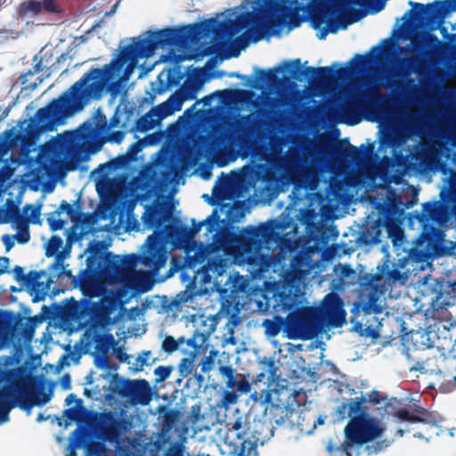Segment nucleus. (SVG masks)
I'll use <instances>...</instances> for the list:
<instances>
[{
  "mask_svg": "<svg viewBox=\"0 0 456 456\" xmlns=\"http://www.w3.org/2000/svg\"><path fill=\"white\" fill-rule=\"evenodd\" d=\"M256 4L258 7H255V11L241 13L235 20L219 21L216 18H210L179 28L149 30L144 38L133 37L130 44L119 46V53L110 63L90 69L80 79L93 100L98 101L107 93L118 92L121 84L129 80L139 60L152 56L158 49L184 46L221 29L235 35L243 28L259 24L262 16L275 28L286 25L296 28L303 22L299 14L301 7L297 0H256Z\"/></svg>",
  "mask_w": 456,
  "mask_h": 456,
  "instance_id": "1",
  "label": "nucleus"
},
{
  "mask_svg": "<svg viewBox=\"0 0 456 456\" xmlns=\"http://www.w3.org/2000/svg\"><path fill=\"white\" fill-rule=\"evenodd\" d=\"M92 101L94 100L81 79L75 82L58 98L53 99L47 105L38 109L23 132L10 129L0 135V162L19 142L23 153H30L36 149L42 134L55 130L57 126L83 110Z\"/></svg>",
  "mask_w": 456,
  "mask_h": 456,
  "instance_id": "2",
  "label": "nucleus"
},
{
  "mask_svg": "<svg viewBox=\"0 0 456 456\" xmlns=\"http://www.w3.org/2000/svg\"><path fill=\"white\" fill-rule=\"evenodd\" d=\"M365 403L366 398L363 395L342 403L339 413L346 411L349 417L344 428L345 441L339 445L333 444L330 441L326 447L330 453L343 452L346 456H358L359 449L366 445L365 451L371 455L378 454L388 446L386 441L369 444L383 436L385 428L376 417L370 413L369 407Z\"/></svg>",
  "mask_w": 456,
  "mask_h": 456,
  "instance_id": "3",
  "label": "nucleus"
},
{
  "mask_svg": "<svg viewBox=\"0 0 456 456\" xmlns=\"http://www.w3.org/2000/svg\"><path fill=\"white\" fill-rule=\"evenodd\" d=\"M409 4L412 5L413 10L409 11L408 13L412 14L414 20L426 22L428 31H424L411 37V45L413 54L400 61L401 67L407 66V75L410 74L413 66L421 61L433 60L441 54L445 44L432 32L438 29L444 38L453 37L454 35L448 33L447 28L444 24L446 17L456 12L455 0L435 1L428 4L413 2Z\"/></svg>",
  "mask_w": 456,
  "mask_h": 456,
  "instance_id": "4",
  "label": "nucleus"
},
{
  "mask_svg": "<svg viewBox=\"0 0 456 456\" xmlns=\"http://www.w3.org/2000/svg\"><path fill=\"white\" fill-rule=\"evenodd\" d=\"M86 267L78 274L79 287L90 298L101 295L100 282L109 285L125 283L134 263L127 256L121 258L110 251L102 240H92L87 245Z\"/></svg>",
  "mask_w": 456,
  "mask_h": 456,
  "instance_id": "5",
  "label": "nucleus"
},
{
  "mask_svg": "<svg viewBox=\"0 0 456 456\" xmlns=\"http://www.w3.org/2000/svg\"><path fill=\"white\" fill-rule=\"evenodd\" d=\"M289 223L271 219L257 226H248L234 237L242 260L256 271L262 272L270 266V253L279 248L284 240L282 233Z\"/></svg>",
  "mask_w": 456,
  "mask_h": 456,
  "instance_id": "6",
  "label": "nucleus"
},
{
  "mask_svg": "<svg viewBox=\"0 0 456 456\" xmlns=\"http://www.w3.org/2000/svg\"><path fill=\"white\" fill-rule=\"evenodd\" d=\"M299 287L294 280L286 279L273 292V308L276 314L288 313V333L289 338L310 339L323 329L317 307L296 308L299 304Z\"/></svg>",
  "mask_w": 456,
  "mask_h": 456,
  "instance_id": "7",
  "label": "nucleus"
},
{
  "mask_svg": "<svg viewBox=\"0 0 456 456\" xmlns=\"http://www.w3.org/2000/svg\"><path fill=\"white\" fill-rule=\"evenodd\" d=\"M400 401L391 398L385 404L387 414L397 418L400 421L406 422L405 428H399L396 434L403 436L404 432L412 433L414 437L429 440L437 421L432 412L420 405L413 404L408 407H399Z\"/></svg>",
  "mask_w": 456,
  "mask_h": 456,
  "instance_id": "8",
  "label": "nucleus"
},
{
  "mask_svg": "<svg viewBox=\"0 0 456 456\" xmlns=\"http://www.w3.org/2000/svg\"><path fill=\"white\" fill-rule=\"evenodd\" d=\"M52 398V392L44 391V385L40 387L34 383L17 386L15 389L4 387L0 389V424L9 419L11 410L18 406L29 412L34 406H42Z\"/></svg>",
  "mask_w": 456,
  "mask_h": 456,
  "instance_id": "9",
  "label": "nucleus"
},
{
  "mask_svg": "<svg viewBox=\"0 0 456 456\" xmlns=\"http://www.w3.org/2000/svg\"><path fill=\"white\" fill-rule=\"evenodd\" d=\"M265 159V164L258 165L256 172V177L265 182L275 180L277 175H294L304 164L301 151L294 147H290L283 153L281 148L273 146Z\"/></svg>",
  "mask_w": 456,
  "mask_h": 456,
  "instance_id": "10",
  "label": "nucleus"
},
{
  "mask_svg": "<svg viewBox=\"0 0 456 456\" xmlns=\"http://www.w3.org/2000/svg\"><path fill=\"white\" fill-rule=\"evenodd\" d=\"M343 111L347 115L364 111L377 119H385L391 114L392 99L389 94H381L379 88L371 87L348 101Z\"/></svg>",
  "mask_w": 456,
  "mask_h": 456,
  "instance_id": "11",
  "label": "nucleus"
},
{
  "mask_svg": "<svg viewBox=\"0 0 456 456\" xmlns=\"http://www.w3.org/2000/svg\"><path fill=\"white\" fill-rule=\"evenodd\" d=\"M310 2L317 4L310 13L313 28L318 29L324 23H328L318 35L319 39H325L329 32L335 33L338 30V26L330 20H328V18H331L336 13L344 12L349 4L364 5L367 0H310Z\"/></svg>",
  "mask_w": 456,
  "mask_h": 456,
  "instance_id": "12",
  "label": "nucleus"
},
{
  "mask_svg": "<svg viewBox=\"0 0 456 456\" xmlns=\"http://www.w3.org/2000/svg\"><path fill=\"white\" fill-rule=\"evenodd\" d=\"M337 66L338 64L334 63L330 67H306L302 69L300 59H296L285 63L286 71L289 72L293 78L301 81V77H307L311 76L308 83L316 85H329L336 79L342 80L349 76V69L346 67H340L334 69L333 68Z\"/></svg>",
  "mask_w": 456,
  "mask_h": 456,
  "instance_id": "13",
  "label": "nucleus"
},
{
  "mask_svg": "<svg viewBox=\"0 0 456 456\" xmlns=\"http://www.w3.org/2000/svg\"><path fill=\"white\" fill-rule=\"evenodd\" d=\"M258 438L249 431L248 424L239 417L232 424L225 436V443L233 456H257Z\"/></svg>",
  "mask_w": 456,
  "mask_h": 456,
  "instance_id": "14",
  "label": "nucleus"
},
{
  "mask_svg": "<svg viewBox=\"0 0 456 456\" xmlns=\"http://www.w3.org/2000/svg\"><path fill=\"white\" fill-rule=\"evenodd\" d=\"M174 230L172 225H166L165 230L154 231L146 240V250L141 256V263L153 272L159 271L167 260L166 248L167 234Z\"/></svg>",
  "mask_w": 456,
  "mask_h": 456,
  "instance_id": "15",
  "label": "nucleus"
},
{
  "mask_svg": "<svg viewBox=\"0 0 456 456\" xmlns=\"http://www.w3.org/2000/svg\"><path fill=\"white\" fill-rule=\"evenodd\" d=\"M197 264L201 266L196 271V278L202 284L210 283L213 279L222 276L227 268V261L223 256L213 255L208 249L196 252L189 266L194 267Z\"/></svg>",
  "mask_w": 456,
  "mask_h": 456,
  "instance_id": "16",
  "label": "nucleus"
},
{
  "mask_svg": "<svg viewBox=\"0 0 456 456\" xmlns=\"http://www.w3.org/2000/svg\"><path fill=\"white\" fill-rule=\"evenodd\" d=\"M317 312L322 328H340L346 322V312L344 302L338 294L330 292L327 294Z\"/></svg>",
  "mask_w": 456,
  "mask_h": 456,
  "instance_id": "17",
  "label": "nucleus"
},
{
  "mask_svg": "<svg viewBox=\"0 0 456 456\" xmlns=\"http://www.w3.org/2000/svg\"><path fill=\"white\" fill-rule=\"evenodd\" d=\"M202 85L203 82L200 80H185L167 101L158 105V110L161 112L160 116L167 118L175 111L181 110L185 101L197 98V94L201 89Z\"/></svg>",
  "mask_w": 456,
  "mask_h": 456,
  "instance_id": "18",
  "label": "nucleus"
},
{
  "mask_svg": "<svg viewBox=\"0 0 456 456\" xmlns=\"http://www.w3.org/2000/svg\"><path fill=\"white\" fill-rule=\"evenodd\" d=\"M118 305V299L116 296L103 295L98 302L89 303L86 301L80 314L81 316L89 315L94 324L104 326L110 322L111 314Z\"/></svg>",
  "mask_w": 456,
  "mask_h": 456,
  "instance_id": "19",
  "label": "nucleus"
},
{
  "mask_svg": "<svg viewBox=\"0 0 456 456\" xmlns=\"http://www.w3.org/2000/svg\"><path fill=\"white\" fill-rule=\"evenodd\" d=\"M250 398L255 403H259L265 408V416L276 425L283 424L286 419H289L294 410L284 403H273L272 402L273 395L271 390L263 389L260 392L255 391L251 394Z\"/></svg>",
  "mask_w": 456,
  "mask_h": 456,
  "instance_id": "20",
  "label": "nucleus"
},
{
  "mask_svg": "<svg viewBox=\"0 0 456 456\" xmlns=\"http://www.w3.org/2000/svg\"><path fill=\"white\" fill-rule=\"evenodd\" d=\"M119 393L134 404L147 405L152 399L151 387L145 379L126 380Z\"/></svg>",
  "mask_w": 456,
  "mask_h": 456,
  "instance_id": "21",
  "label": "nucleus"
},
{
  "mask_svg": "<svg viewBox=\"0 0 456 456\" xmlns=\"http://www.w3.org/2000/svg\"><path fill=\"white\" fill-rule=\"evenodd\" d=\"M61 12L58 0H25L17 8L18 16L20 19L36 17L42 13L55 14Z\"/></svg>",
  "mask_w": 456,
  "mask_h": 456,
  "instance_id": "22",
  "label": "nucleus"
},
{
  "mask_svg": "<svg viewBox=\"0 0 456 456\" xmlns=\"http://www.w3.org/2000/svg\"><path fill=\"white\" fill-rule=\"evenodd\" d=\"M171 212L164 203H158L146 208L142 216L143 224L150 229L162 228L167 221L169 220Z\"/></svg>",
  "mask_w": 456,
  "mask_h": 456,
  "instance_id": "23",
  "label": "nucleus"
},
{
  "mask_svg": "<svg viewBox=\"0 0 456 456\" xmlns=\"http://www.w3.org/2000/svg\"><path fill=\"white\" fill-rule=\"evenodd\" d=\"M100 429L106 441L116 442L123 429V422L112 411H105L100 417Z\"/></svg>",
  "mask_w": 456,
  "mask_h": 456,
  "instance_id": "24",
  "label": "nucleus"
},
{
  "mask_svg": "<svg viewBox=\"0 0 456 456\" xmlns=\"http://www.w3.org/2000/svg\"><path fill=\"white\" fill-rule=\"evenodd\" d=\"M219 372L223 378L226 379L225 387L229 389H236L240 395L247 394L251 389L250 383L240 376L237 379L236 370L231 365H224L219 368Z\"/></svg>",
  "mask_w": 456,
  "mask_h": 456,
  "instance_id": "25",
  "label": "nucleus"
},
{
  "mask_svg": "<svg viewBox=\"0 0 456 456\" xmlns=\"http://www.w3.org/2000/svg\"><path fill=\"white\" fill-rule=\"evenodd\" d=\"M160 114L161 112L158 110V105L152 108L149 112L136 120L134 125L136 131L145 133L152 129L159 121L165 118H162Z\"/></svg>",
  "mask_w": 456,
  "mask_h": 456,
  "instance_id": "26",
  "label": "nucleus"
},
{
  "mask_svg": "<svg viewBox=\"0 0 456 456\" xmlns=\"http://www.w3.org/2000/svg\"><path fill=\"white\" fill-rule=\"evenodd\" d=\"M62 244L63 240L58 235L52 236L46 244L45 256L48 257L55 256V260L51 265V269H63L61 253L60 252V249L62 248Z\"/></svg>",
  "mask_w": 456,
  "mask_h": 456,
  "instance_id": "27",
  "label": "nucleus"
},
{
  "mask_svg": "<svg viewBox=\"0 0 456 456\" xmlns=\"http://www.w3.org/2000/svg\"><path fill=\"white\" fill-rule=\"evenodd\" d=\"M277 314L273 319H265L262 326L270 338L276 337L282 330L288 332V316L283 318Z\"/></svg>",
  "mask_w": 456,
  "mask_h": 456,
  "instance_id": "28",
  "label": "nucleus"
},
{
  "mask_svg": "<svg viewBox=\"0 0 456 456\" xmlns=\"http://www.w3.org/2000/svg\"><path fill=\"white\" fill-rule=\"evenodd\" d=\"M216 216V211L214 210L213 213L205 220L197 223L194 219L191 220V227L188 228L186 226L181 228L179 233L182 238L184 240H190L194 238L201 230L202 226L205 224H208V230L209 232L213 231V223L212 219Z\"/></svg>",
  "mask_w": 456,
  "mask_h": 456,
  "instance_id": "29",
  "label": "nucleus"
},
{
  "mask_svg": "<svg viewBox=\"0 0 456 456\" xmlns=\"http://www.w3.org/2000/svg\"><path fill=\"white\" fill-rule=\"evenodd\" d=\"M363 147L364 145H362L361 148H357L351 144L343 146L342 142H338L334 148V152L341 158L358 162L361 161L364 156V152L362 150Z\"/></svg>",
  "mask_w": 456,
  "mask_h": 456,
  "instance_id": "30",
  "label": "nucleus"
},
{
  "mask_svg": "<svg viewBox=\"0 0 456 456\" xmlns=\"http://www.w3.org/2000/svg\"><path fill=\"white\" fill-rule=\"evenodd\" d=\"M423 213L428 219L441 223L445 217V207L441 201H429L422 205Z\"/></svg>",
  "mask_w": 456,
  "mask_h": 456,
  "instance_id": "31",
  "label": "nucleus"
},
{
  "mask_svg": "<svg viewBox=\"0 0 456 456\" xmlns=\"http://www.w3.org/2000/svg\"><path fill=\"white\" fill-rule=\"evenodd\" d=\"M33 61L35 62L33 68L20 77V82L26 89H35L37 87V83H29L28 77L35 74L45 71V69L46 68L43 63V58L41 56L35 55Z\"/></svg>",
  "mask_w": 456,
  "mask_h": 456,
  "instance_id": "32",
  "label": "nucleus"
},
{
  "mask_svg": "<svg viewBox=\"0 0 456 456\" xmlns=\"http://www.w3.org/2000/svg\"><path fill=\"white\" fill-rule=\"evenodd\" d=\"M131 161V157H129L128 155L122 154L110 159V161L104 164L100 165L98 170L108 175L118 169L126 167Z\"/></svg>",
  "mask_w": 456,
  "mask_h": 456,
  "instance_id": "33",
  "label": "nucleus"
},
{
  "mask_svg": "<svg viewBox=\"0 0 456 456\" xmlns=\"http://www.w3.org/2000/svg\"><path fill=\"white\" fill-rule=\"evenodd\" d=\"M41 278H37L36 281L28 282L26 287L30 288V294L33 297V302H39L45 300L47 291L50 286V280L47 282L40 281Z\"/></svg>",
  "mask_w": 456,
  "mask_h": 456,
  "instance_id": "34",
  "label": "nucleus"
},
{
  "mask_svg": "<svg viewBox=\"0 0 456 456\" xmlns=\"http://www.w3.org/2000/svg\"><path fill=\"white\" fill-rule=\"evenodd\" d=\"M14 279L21 285H28V282L36 281L37 278H42L45 275V271H29L27 274L24 273V269L20 265H15L12 269Z\"/></svg>",
  "mask_w": 456,
  "mask_h": 456,
  "instance_id": "35",
  "label": "nucleus"
},
{
  "mask_svg": "<svg viewBox=\"0 0 456 456\" xmlns=\"http://www.w3.org/2000/svg\"><path fill=\"white\" fill-rule=\"evenodd\" d=\"M443 232L432 225H424L420 235L421 242H426L428 246L440 241L443 238Z\"/></svg>",
  "mask_w": 456,
  "mask_h": 456,
  "instance_id": "36",
  "label": "nucleus"
},
{
  "mask_svg": "<svg viewBox=\"0 0 456 456\" xmlns=\"http://www.w3.org/2000/svg\"><path fill=\"white\" fill-rule=\"evenodd\" d=\"M25 219V216L22 214H20V209L15 206H12V208L6 209H0V224L14 222L17 224L18 223Z\"/></svg>",
  "mask_w": 456,
  "mask_h": 456,
  "instance_id": "37",
  "label": "nucleus"
},
{
  "mask_svg": "<svg viewBox=\"0 0 456 456\" xmlns=\"http://www.w3.org/2000/svg\"><path fill=\"white\" fill-rule=\"evenodd\" d=\"M94 342L95 349L105 355L110 346L115 344V338L110 333L96 334L94 336Z\"/></svg>",
  "mask_w": 456,
  "mask_h": 456,
  "instance_id": "38",
  "label": "nucleus"
},
{
  "mask_svg": "<svg viewBox=\"0 0 456 456\" xmlns=\"http://www.w3.org/2000/svg\"><path fill=\"white\" fill-rule=\"evenodd\" d=\"M254 70L258 81H261L263 83H268L271 85H276L280 81V79L277 77V73L281 70L280 67L270 69L267 70H264L256 67Z\"/></svg>",
  "mask_w": 456,
  "mask_h": 456,
  "instance_id": "39",
  "label": "nucleus"
},
{
  "mask_svg": "<svg viewBox=\"0 0 456 456\" xmlns=\"http://www.w3.org/2000/svg\"><path fill=\"white\" fill-rule=\"evenodd\" d=\"M354 270L349 265H343L340 269L338 279H334L332 281V288L337 290H342L346 283L345 279L354 276Z\"/></svg>",
  "mask_w": 456,
  "mask_h": 456,
  "instance_id": "40",
  "label": "nucleus"
},
{
  "mask_svg": "<svg viewBox=\"0 0 456 456\" xmlns=\"http://www.w3.org/2000/svg\"><path fill=\"white\" fill-rule=\"evenodd\" d=\"M443 200L453 203V210L456 215V172L453 173L450 179V191L445 192L443 191L440 194Z\"/></svg>",
  "mask_w": 456,
  "mask_h": 456,
  "instance_id": "41",
  "label": "nucleus"
},
{
  "mask_svg": "<svg viewBox=\"0 0 456 456\" xmlns=\"http://www.w3.org/2000/svg\"><path fill=\"white\" fill-rule=\"evenodd\" d=\"M184 342V338L181 337L178 339H175L172 336H167L162 341V350L165 353L172 354L175 352L181 345Z\"/></svg>",
  "mask_w": 456,
  "mask_h": 456,
  "instance_id": "42",
  "label": "nucleus"
},
{
  "mask_svg": "<svg viewBox=\"0 0 456 456\" xmlns=\"http://www.w3.org/2000/svg\"><path fill=\"white\" fill-rule=\"evenodd\" d=\"M208 334L203 332L195 331L193 336L188 339L184 338V342L189 347L193 348L196 352L199 351L201 346L207 341Z\"/></svg>",
  "mask_w": 456,
  "mask_h": 456,
  "instance_id": "43",
  "label": "nucleus"
},
{
  "mask_svg": "<svg viewBox=\"0 0 456 456\" xmlns=\"http://www.w3.org/2000/svg\"><path fill=\"white\" fill-rule=\"evenodd\" d=\"M18 233L15 236L17 241L20 244L27 243L30 240L29 229H28V219H25L17 224Z\"/></svg>",
  "mask_w": 456,
  "mask_h": 456,
  "instance_id": "44",
  "label": "nucleus"
},
{
  "mask_svg": "<svg viewBox=\"0 0 456 456\" xmlns=\"http://www.w3.org/2000/svg\"><path fill=\"white\" fill-rule=\"evenodd\" d=\"M237 391L225 390L222 394L220 401L217 403V407L227 410L230 405L234 404L238 401Z\"/></svg>",
  "mask_w": 456,
  "mask_h": 456,
  "instance_id": "45",
  "label": "nucleus"
},
{
  "mask_svg": "<svg viewBox=\"0 0 456 456\" xmlns=\"http://www.w3.org/2000/svg\"><path fill=\"white\" fill-rule=\"evenodd\" d=\"M160 409V412L164 411L163 426L167 428H171L177 419L178 411L174 409H167L166 406H161Z\"/></svg>",
  "mask_w": 456,
  "mask_h": 456,
  "instance_id": "46",
  "label": "nucleus"
},
{
  "mask_svg": "<svg viewBox=\"0 0 456 456\" xmlns=\"http://www.w3.org/2000/svg\"><path fill=\"white\" fill-rule=\"evenodd\" d=\"M59 212L53 211L48 214V216L46 217L50 229L53 232L61 230L66 223L65 220L59 218Z\"/></svg>",
  "mask_w": 456,
  "mask_h": 456,
  "instance_id": "47",
  "label": "nucleus"
},
{
  "mask_svg": "<svg viewBox=\"0 0 456 456\" xmlns=\"http://www.w3.org/2000/svg\"><path fill=\"white\" fill-rule=\"evenodd\" d=\"M173 370H174V368L171 365L170 366H164V365L158 366L154 370V374L156 376V382L160 383V382H163L166 379H167L169 378L171 372L173 371Z\"/></svg>",
  "mask_w": 456,
  "mask_h": 456,
  "instance_id": "48",
  "label": "nucleus"
},
{
  "mask_svg": "<svg viewBox=\"0 0 456 456\" xmlns=\"http://www.w3.org/2000/svg\"><path fill=\"white\" fill-rule=\"evenodd\" d=\"M104 452V444L101 442H91L86 450V456H102Z\"/></svg>",
  "mask_w": 456,
  "mask_h": 456,
  "instance_id": "49",
  "label": "nucleus"
},
{
  "mask_svg": "<svg viewBox=\"0 0 456 456\" xmlns=\"http://www.w3.org/2000/svg\"><path fill=\"white\" fill-rule=\"evenodd\" d=\"M178 369L180 376L186 378L194 369L193 360L190 358H183L178 365Z\"/></svg>",
  "mask_w": 456,
  "mask_h": 456,
  "instance_id": "50",
  "label": "nucleus"
},
{
  "mask_svg": "<svg viewBox=\"0 0 456 456\" xmlns=\"http://www.w3.org/2000/svg\"><path fill=\"white\" fill-rule=\"evenodd\" d=\"M379 274L381 276H386L389 280L397 281L401 277V272L396 269H390V266L387 263H385L381 269L379 270Z\"/></svg>",
  "mask_w": 456,
  "mask_h": 456,
  "instance_id": "51",
  "label": "nucleus"
},
{
  "mask_svg": "<svg viewBox=\"0 0 456 456\" xmlns=\"http://www.w3.org/2000/svg\"><path fill=\"white\" fill-rule=\"evenodd\" d=\"M355 61L354 64V69L357 71H362L367 69L370 61L367 55L362 54H355L354 59L351 61V63Z\"/></svg>",
  "mask_w": 456,
  "mask_h": 456,
  "instance_id": "52",
  "label": "nucleus"
},
{
  "mask_svg": "<svg viewBox=\"0 0 456 456\" xmlns=\"http://www.w3.org/2000/svg\"><path fill=\"white\" fill-rule=\"evenodd\" d=\"M55 212H59L60 215L62 212H66V214L68 215V216L70 218L71 221L77 220V213L76 209L72 207V205L68 203L66 200H62L61 202L60 207L55 210Z\"/></svg>",
  "mask_w": 456,
  "mask_h": 456,
  "instance_id": "53",
  "label": "nucleus"
},
{
  "mask_svg": "<svg viewBox=\"0 0 456 456\" xmlns=\"http://www.w3.org/2000/svg\"><path fill=\"white\" fill-rule=\"evenodd\" d=\"M30 211L28 214V223L31 222L33 224H40V207H34L33 205H26L24 207V213L28 214V211Z\"/></svg>",
  "mask_w": 456,
  "mask_h": 456,
  "instance_id": "54",
  "label": "nucleus"
},
{
  "mask_svg": "<svg viewBox=\"0 0 456 456\" xmlns=\"http://www.w3.org/2000/svg\"><path fill=\"white\" fill-rule=\"evenodd\" d=\"M456 390V374L452 379L442 382L439 386V391L444 394H449Z\"/></svg>",
  "mask_w": 456,
  "mask_h": 456,
  "instance_id": "55",
  "label": "nucleus"
},
{
  "mask_svg": "<svg viewBox=\"0 0 456 456\" xmlns=\"http://www.w3.org/2000/svg\"><path fill=\"white\" fill-rule=\"evenodd\" d=\"M248 38L252 42H258L263 37V30L260 27L251 28L247 32Z\"/></svg>",
  "mask_w": 456,
  "mask_h": 456,
  "instance_id": "56",
  "label": "nucleus"
},
{
  "mask_svg": "<svg viewBox=\"0 0 456 456\" xmlns=\"http://www.w3.org/2000/svg\"><path fill=\"white\" fill-rule=\"evenodd\" d=\"M214 362H215V360H214V356L212 355V354L208 356L204 357V359L202 360V362L200 364L201 372H203V373L208 372L212 369Z\"/></svg>",
  "mask_w": 456,
  "mask_h": 456,
  "instance_id": "57",
  "label": "nucleus"
},
{
  "mask_svg": "<svg viewBox=\"0 0 456 456\" xmlns=\"http://www.w3.org/2000/svg\"><path fill=\"white\" fill-rule=\"evenodd\" d=\"M83 407L77 406L68 408L64 411V415L70 420H78V417Z\"/></svg>",
  "mask_w": 456,
  "mask_h": 456,
  "instance_id": "58",
  "label": "nucleus"
},
{
  "mask_svg": "<svg viewBox=\"0 0 456 456\" xmlns=\"http://www.w3.org/2000/svg\"><path fill=\"white\" fill-rule=\"evenodd\" d=\"M365 398H366V402L369 401L370 403H372L373 404H379L382 401H385L387 399V396H381V395L379 391L372 390L368 394V396Z\"/></svg>",
  "mask_w": 456,
  "mask_h": 456,
  "instance_id": "59",
  "label": "nucleus"
},
{
  "mask_svg": "<svg viewBox=\"0 0 456 456\" xmlns=\"http://www.w3.org/2000/svg\"><path fill=\"white\" fill-rule=\"evenodd\" d=\"M164 456H183V448L182 445L174 444L167 449Z\"/></svg>",
  "mask_w": 456,
  "mask_h": 456,
  "instance_id": "60",
  "label": "nucleus"
},
{
  "mask_svg": "<svg viewBox=\"0 0 456 456\" xmlns=\"http://www.w3.org/2000/svg\"><path fill=\"white\" fill-rule=\"evenodd\" d=\"M142 150V146L139 142H134L128 148V151L126 155H128L132 158V160L134 159L137 153Z\"/></svg>",
  "mask_w": 456,
  "mask_h": 456,
  "instance_id": "61",
  "label": "nucleus"
},
{
  "mask_svg": "<svg viewBox=\"0 0 456 456\" xmlns=\"http://www.w3.org/2000/svg\"><path fill=\"white\" fill-rule=\"evenodd\" d=\"M110 141L119 143L122 142L125 136V133L122 131H114L110 134Z\"/></svg>",
  "mask_w": 456,
  "mask_h": 456,
  "instance_id": "62",
  "label": "nucleus"
},
{
  "mask_svg": "<svg viewBox=\"0 0 456 456\" xmlns=\"http://www.w3.org/2000/svg\"><path fill=\"white\" fill-rule=\"evenodd\" d=\"M166 89L167 86L161 80H159L157 85L154 83L151 84V90L157 94H162L165 93Z\"/></svg>",
  "mask_w": 456,
  "mask_h": 456,
  "instance_id": "63",
  "label": "nucleus"
},
{
  "mask_svg": "<svg viewBox=\"0 0 456 456\" xmlns=\"http://www.w3.org/2000/svg\"><path fill=\"white\" fill-rule=\"evenodd\" d=\"M428 158V152L425 151H417L412 154V159L419 163H423Z\"/></svg>",
  "mask_w": 456,
  "mask_h": 456,
  "instance_id": "64",
  "label": "nucleus"
}]
</instances>
